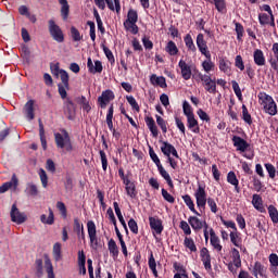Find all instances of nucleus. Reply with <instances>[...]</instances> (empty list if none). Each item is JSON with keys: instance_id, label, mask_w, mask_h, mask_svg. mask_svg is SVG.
I'll use <instances>...</instances> for the list:
<instances>
[{"instance_id": "obj_62", "label": "nucleus", "mask_w": 278, "mask_h": 278, "mask_svg": "<svg viewBox=\"0 0 278 278\" xmlns=\"http://www.w3.org/2000/svg\"><path fill=\"white\" fill-rule=\"evenodd\" d=\"M61 78V81L65 88H68V72L67 71H61V74L59 75Z\"/></svg>"}, {"instance_id": "obj_33", "label": "nucleus", "mask_w": 278, "mask_h": 278, "mask_svg": "<svg viewBox=\"0 0 278 278\" xmlns=\"http://www.w3.org/2000/svg\"><path fill=\"white\" fill-rule=\"evenodd\" d=\"M146 124L148 128L150 129L152 136L154 138H157L159 131H157V126L155 125V119L153 117H146Z\"/></svg>"}, {"instance_id": "obj_61", "label": "nucleus", "mask_w": 278, "mask_h": 278, "mask_svg": "<svg viewBox=\"0 0 278 278\" xmlns=\"http://www.w3.org/2000/svg\"><path fill=\"white\" fill-rule=\"evenodd\" d=\"M156 123H157L159 127H161L163 134H166V131H168V128L166 126V121H164V118H162V116L156 115Z\"/></svg>"}, {"instance_id": "obj_21", "label": "nucleus", "mask_w": 278, "mask_h": 278, "mask_svg": "<svg viewBox=\"0 0 278 278\" xmlns=\"http://www.w3.org/2000/svg\"><path fill=\"white\" fill-rule=\"evenodd\" d=\"M17 187H18V178H16V174H13L11 181L4 182L0 187V194L8 192V190H10L11 188H14V190H16Z\"/></svg>"}, {"instance_id": "obj_18", "label": "nucleus", "mask_w": 278, "mask_h": 278, "mask_svg": "<svg viewBox=\"0 0 278 278\" xmlns=\"http://www.w3.org/2000/svg\"><path fill=\"white\" fill-rule=\"evenodd\" d=\"M124 186L126 194L130 197V199H136V197H138V191H136V184L134 181L129 178H124Z\"/></svg>"}, {"instance_id": "obj_23", "label": "nucleus", "mask_w": 278, "mask_h": 278, "mask_svg": "<svg viewBox=\"0 0 278 278\" xmlns=\"http://www.w3.org/2000/svg\"><path fill=\"white\" fill-rule=\"evenodd\" d=\"M187 127L192 131V134H201V127H199V121L194 115L187 117Z\"/></svg>"}, {"instance_id": "obj_30", "label": "nucleus", "mask_w": 278, "mask_h": 278, "mask_svg": "<svg viewBox=\"0 0 278 278\" xmlns=\"http://www.w3.org/2000/svg\"><path fill=\"white\" fill-rule=\"evenodd\" d=\"M227 181L228 184H231V186H235V190L237 192H240V181L238 180V177L236 176L235 172H229L227 175Z\"/></svg>"}, {"instance_id": "obj_24", "label": "nucleus", "mask_w": 278, "mask_h": 278, "mask_svg": "<svg viewBox=\"0 0 278 278\" xmlns=\"http://www.w3.org/2000/svg\"><path fill=\"white\" fill-rule=\"evenodd\" d=\"M254 63L256 66H265L266 65V56H264V52L260 49H256L253 53Z\"/></svg>"}, {"instance_id": "obj_11", "label": "nucleus", "mask_w": 278, "mask_h": 278, "mask_svg": "<svg viewBox=\"0 0 278 278\" xmlns=\"http://www.w3.org/2000/svg\"><path fill=\"white\" fill-rule=\"evenodd\" d=\"M178 67L180 68V75L185 81H188L192 77V66L187 64L184 59H181L178 63Z\"/></svg>"}, {"instance_id": "obj_3", "label": "nucleus", "mask_w": 278, "mask_h": 278, "mask_svg": "<svg viewBox=\"0 0 278 278\" xmlns=\"http://www.w3.org/2000/svg\"><path fill=\"white\" fill-rule=\"evenodd\" d=\"M260 10L262 12L258 14L260 25H270V27H275V15L273 14V9H270V5L263 4L260 7Z\"/></svg>"}, {"instance_id": "obj_20", "label": "nucleus", "mask_w": 278, "mask_h": 278, "mask_svg": "<svg viewBox=\"0 0 278 278\" xmlns=\"http://www.w3.org/2000/svg\"><path fill=\"white\" fill-rule=\"evenodd\" d=\"M87 68L89 70V73H92L93 75H96V73H103V64L101 61H96L92 63L91 58H88Z\"/></svg>"}, {"instance_id": "obj_8", "label": "nucleus", "mask_w": 278, "mask_h": 278, "mask_svg": "<svg viewBox=\"0 0 278 278\" xmlns=\"http://www.w3.org/2000/svg\"><path fill=\"white\" fill-rule=\"evenodd\" d=\"M49 31L53 40L56 42H62L64 40V33H62V28H60L53 20L49 21Z\"/></svg>"}, {"instance_id": "obj_44", "label": "nucleus", "mask_w": 278, "mask_h": 278, "mask_svg": "<svg viewBox=\"0 0 278 278\" xmlns=\"http://www.w3.org/2000/svg\"><path fill=\"white\" fill-rule=\"evenodd\" d=\"M108 249L112 257H118V245H116V241H114V239H111L108 242Z\"/></svg>"}, {"instance_id": "obj_37", "label": "nucleus", "mask_w": 278, "mask_h": 278, "mask_svg": "<svg viewBox=\"0 0 278 278\" xmlns=\"http://www.w3.org/2000/svg\"><path fill=\"white\" fill-rule=\"evenodd\" d=\"M231 257L233 266H236V268H240L242 266V261L240 260V251H238V249H231Z\"/></svg>"}, {"instance_id": "obj_48", "label": "nucleus", "mask_w": 278, "mask_h": 278, "mask_svg": "<svg viewBox=\"0 0 278 278\" xmlns=\"http://www.w3.org/2000/svg\"><path fill=\"white\" fill-rule=\"evenodd\" d=\"M45 268L48 275V278H55V274L53 273V264H51V260H45Z\"/></svg>"}, {"instance_id": "obj_1", "label": "nucleus", "mask_w": 278, "mask_h": 278, "mask_svg": "<svg viewBox=\"0 0 278 278\" xmlns=\"http://www.w3.org/2000/svg\"><path fill=\"white\" fill-rule=\"evenodd\" d=\"M258 103L269 116H277V102L268 93L261 91L257 94Z\"/></svg>"}, {"instance_id": "obj_64", "label": "nucleus", "mask_w": 278, "mask_h": 278, "mask_svg": "<svg viewBox=\"0 0 278 278\" xmlns=\"http://www.w3.org/2000/svg\"><path fill=\"white\" fill-rule=\"evenodd\" d=\"M269 260V266H278V255L275 253H271L268 257Z\"/></svg>"}, {"instance_id": "obj_58", "label": "nucleus", "mask_w": 278, "mask_h": 278, "mask_svg": "<svg viewBox=\"0 0 278 278\" xmlns=\"http://www.w3.org/2000/svg\"><path fill=\"white\" fill-rule=\"evenodd\" d=\"M39 177H40V181L42 184L43 188H47L48 184H49V177L47 176V172H45V169H39Z\"/></svg>"}, {"instance_id": "obj_43", "label": "nucleus", "mask_w": 278, "mask_h": 278, "mask_svg": "<svg viewBox=\"0 0 278 278\" xmlns=\"http://www.w3.org/2000/svg\"><path fill=\"white\" fill-rule=\"evenodd\" d=\"M157 170H159L160 175L163 177V179H165V181H167L168 186L170 188H173V179L170 178V175L168 174V172H166V169H164V166L159 165Z\"/></svg>"}, {"instance_id": "obj_14", "label": "nucleus", "mask_w": 278, "mask_h": 278, "mask_svg": "<svg viewBox=\"0 0 278 278\" xmlns=\"http://www.w3.org/2000/svg\"><path fill=\"white\" fill-rule=\"evenodd\" d=\"M188 223L193 231H201L204 227L207 228V222L200 219L197 216H189Z\"/></svg>"}, {"instance_id": "obj_38", "label": "nucleus", "mask_w": 278, "mask_h": 278, "mask_svg": "<svg viewBox=\"0 0 278 278\" xmlns=\"http://www.w3.org/2000/svg\"><path fill=\"white\" fill-rule=\"evenodd\" d=\"M39 123V136H40V141L43 151H47V136L45 135V125L42 124V119L38 121Z\"/></svg>"}, {"instance_id": "obj_39", "label": "nucleus", "mask_w": 278, "mask_h": 278, "mask_svg": "<svg viewBox=\"0 0 278 278\" xmlns=\"http://www.w3.org/2000/svg\"><path fill=\"white\" fill-rule=\"evenodd\" d=\"M184 247L191 253H197V243H194V239H192V237H185Z\"/></svg>"}, {"instance_id": "obj_28", "label": "nucleus", "mask_w": 278, "mask_h": 278, "mask_svg": "<svg viewBox=\"0 0 278 278\" xmlns=\"http://www.w3.org/2000/svg\"><path fill=\"white\" fill-rule=\"evenodd\" d=\"M59 3L61 5V16L63 21H66V18H68V14L71 13V5H68V0H59Z\"/></svg>"}, {"instance_id": "obj_54", "label": "nucleus", "mask_w": 278, "mask_h": 278, "mask_svg": "<svg viewBox=\"0 0 278 278\" xmlns=\"http://www.w3.org/2000/svg\"><path fill=\"white\" fill-rule=\"evenodd\" d=\"M206 203L213 214L218 213V204L216 203V200H214V198H207Z\"/></svg>"}, {"instance_id": "obj_36", "label": "nucleus", "mask_w": 278, "mask_h": 278, "mask_svg": "<svg viewBox=\"0 0 278 278\" xmlns=\"http://www.w3.org/2000/svg\"><path fill=\"white\" fill-rule=\"evenodd\" d=\"M182 201L186 203L187 207H189L190 212H192L197 216H201V214L198 213L197 208L194 207V201H192V197H190L189 194L182 195Z\"/></svg>"}, {"instance_id": "obj_7", "label": "nucleus", "mask_w": 278, "mask_h": 278, "mask_svg": "<svg viewBox=\"0 0 278 278\" xmlns=\"http://www.w3.org/2000/svg\"><path fill=\"white\" fill-rule=\"evenodd\" d=\"M199 77L203 83L206 92H210V94H216V78L212 79V76L207 74H200Z\"/></svg>"}, {"instance_id": "obj_19", "label": "nucleus", "mask_w": 278, "mask_h": 278, "mask_svg": "<svg viewBox=\"0 0 278 278\" xmlns=\"http://www.w3.org/2000/svg\"><path fill=\"white\" fill-rule=\"evenodd\" d=\"M233 147H236L237 151H241V153H244L247 149H249V142L247 140L242 139V137L233 136L232 137Z\"/></svg>"}, {"instance_id": "obj_53", "label": "nucleus", "mask_w": 278, "mask_h": 278, "mask_svg": "<svg viewBox=\"0 0 278 278\" xmlns=\"http://www.w3.org/2000/svg\"><path fill=\"white\" fill-rule=\"evenodd\" d=\"M149 155L152 162H154V164L156 165V167L162 166V162L160 161V157L157 156V154L155 153V150H153L152 147L149 148Z\"/></svg>"}, {"instance_id": "obj_15", "label": "nucleus", "mask_w": 278, "mask_h": 278, "mask_svg": "<svg viewBox=\"0 0 278 278\" xmlns=\"http://www.w3.org/2000/svg\"><path fill=\"white\" fill-rule=\"evenodd\" d=\"M200 257L204 265L205 270H212V255H210V250H207V248L201 249Z\"/></svg>"}, {"instance_id": "obj_27", "label": "nucleus", "mask_w": 278, "mask_h": 278, "mask_svg": "<svg viewBox=\"0 0 278 278\" xmlns=\"http://www.w3.org/2000/svg\"><path fill=\"white\" fill-rule=\"evenodd\" d=\"M24 114L28 121H34L35 114H34V100H29L25 105H24Z\"/></svg>"}, {"instance_id": "obj_13", "label": "nucleus", "mask_w": 278, "mask_h": 278, "mask_svg": "<svg viewBox=\"0 0 278 278\" xmlns=\"http://www.w3.org/2000/svg\"><path fill=\"white\" fill-rule=\"evenodd\" d=\"M149 223L153 236H161L162 231H164V225H162V219H160L159 217H149Z\"/></svg>"}, {"instance_id": "obj_60", "label": "nucleus", "mask_w": 278, "mask_h": 278, "mask_svg": "<svg viewBox=\"0 0 278 278\" xmlns=\"http://www.w3.org/2000/svg\"><path fill=\"white\" fill-rule=\"evenodd\" d=\"M254 273L256 275H261V277H263L264 273H266V268L264 267V265H262V263L256 262L254 264Z\"/></svg>"}, {"instance_id": "obj_52", "label": "nucleus", "mask_w": 278, "mask_h": 278, "mask_svg": "<svg viewBox=\"0 0 278 278\" xmlns=\"http://www.w3.org/2000/svg\"><path fill=\"white\" fill-rule=\"evenodd\" d=\"M182 111L187 118H189L190 116H194V111H192V106L190 105V103H188V101H185L182 103Z\"/></svg>"}, {"instance_id": "obj_56", "label": "nucleus", "mask_w": 278, "mask_h": 278, "mask_svg": "<svg viewBox=\"0 0 278 278\" xmlns=\"http://www.w3.org/2000/svg\"><path fill=\"white\" fill-rule=\"evenodd\" d=\"M71 36L74 42H79V40H81V34L75 26L71 27Z\"/></svg>"}, {"instance_id": "obj_9", "label": "nucleus", "mask_w": 278, "mask_h": 278, "mask_svg": "<svg viewBox=\"0 0 278 278\" xmlns=\"http://www.w3.org/2000/svg\"><path fill=\"white\" fill-rule=\"evenodd\" d=\"M197 47L200 53H202L206 60L212 58V53H210V50L207 49V41H205V36L201 33L197 36Z\"/></svg>"}, {"instance_id": "obj_55", "label": "nucleus", "mask_w": 278, "mask_h": 278, "mask_svg": "<svg viewBox=\"0 0 278 278\" xmlns=\"http://www.w3.org/2000/svg\"><path fill=\"white\" fill-rule=\"evenodd\" d=\"M126 101L129 103L132 110H135L136 112H140V105H138V102L136 101V98H134V96H127Z\"/></svg>"}, {"instance_id": "obj_59", "label": "nucleus", "mask_w": 278, "mask_h": 278, "mask_svg": "<svg viewBox=\"0 0 278 278\" xmlns=\"http://www.w3.org/2000/svg\"><path fill=\"white\" fill-rule=\"evenodd\" d=\"M99 153H100L102 168L105 173V170H108V155L105 154V151H103V150H100Z\"/></svg>"}, {"instance_id": "obj_50", "label": "nucleus", "mask_w": 278, "mask_h": 278, "mask_svg": "<svg viewBox=\"0 0 278 278\" xmlns=\"http://www.w3.org/2000/svg\"><path fill=\"white\" fill-rule=\"evenodd\" d=\"M242 119L248 125L253 124V118L251 117V114L249 113V109H247V105H244V104L242 105Z\"/></svg>"}, {"instance_id": "obj_34", "label": "nucleus", "mask_w": 278, "mask_h": 278, "mask_svg": "<svg viewBox=\"0 0 278 278\" xmlns=\"http://www.w3.org/2000/svg\"><path fill=\"white\" fill-rule=\"evenodd\" d=\"M106 5L111 12H116V14H121V0H104Z\"/></svg>"}, {"instance_id": "obj_40", "label": "nucleus", "mask_w": 278, "mask_h": 278, "mask_svg": "<svg viewBox=\"0 0 278 278\" xmlns=\"http://www.w3.org/2000/svg\"><path fill=\"white\" fill-rule=\"evenodd\" d=\"M219 71H222V73H225L226 75H230L231 74V62H229L225 59H220L219 60Z\"/></svg>"}, {"instance_id": "obj_26", "label": "nucleus", "mask_w": 278, "mask_h": 278, "mask_svg": "<svg viewBox=\"0 0 278 278\" xmlns=\"http://www.w3.org/2000/svg\"><path fill=\"white\" fill-rule=\"evenodd\" d=\"M208 3H213L215 5V10L220 14H225L227 12V1L226 0H207Z\"/></svg>"}, {"instance_id": "obj_12", "label": "nucleus", "mask_w": 278, "mask_h": 278, "mask_svg": "<svg viewBox=\"0 0 278 278\" xmlns=\"http://www.w3.org/2000/svg\"><path fill=\"white\" fill-rule=\"evenodd\" d=\"M11 220L17 225H23V223L27 220V215H25V213H21L16 207V204H13L11 208Z\"/></svg>"}, {"instance_id": "obj_29", "label": "nucleus", "mask_w": 278, "mask_h": 278, "mask_svg": "<svg viewBox=\"0 0 278 278\" xmlns=\"http://www.w3.org/2000/svg\"><path fill=\"white\" fill-rule=\"evenodd\" d=\"M252 205L258 212H264V201L262 200V195L255 193L252 197Z\"/></svg>"}, {"instance_id": "obj_6", "label": "nucleus", "mask_w": 278, "mask_h": 278, "mask_svg": "<svg viewBox=\"0 0 278 278\" xmlns=\"http://www.w3.org/2000/svg\"><path fill=\"white\" fill-rule=\"evenodd\" d=\"M87 230L91 249H99V238L97 237V225H94V222L89 220L87 223Z\"/></svg>"}, {"instance_id": "obj_57", "label": "nucleus", "mask_w": 278, "mask_h": 278, "mask_svg": "<svg viewBox=\"0 0 278 278\" xmlns=\"http://www.w3.org/2000/svg\"><path fill=\"white\" fill-rule=\"evenodd\" d=\"M265 168L269 175V178L275 179V177L277 175V169H275V165L267 163V164H265Z\"/></svg>"}, {"instance_id": "obj_46", "label": "nucleus", "mask_w": 278, "mask_h": 278, "mask_svg": "<svg viewBox=\"0 0 278 278\" xmlns=\"http://www.w3.org/2000/svg\"><path fill=\"white\" fill-rule=\"evenodd\" d=\"M267 210H268L269 218H271V222L274 223V225H277L278 223L277 207H275V205H269Z\"/></svg>"}, {"instance_id": "obj_42", "label": "nucleus", "mask_w": 278, "mask_h": 278, "mask_svg": "<svg viewBox=\"0 0 278 278\" xmlns=\"http://www.w3.org/2000/svg\"><path fill=\"white\" fill-rule=\"evenodd\" d=\"M165 51L168 55H177V53H179V48H177V43H175V41H168L165 46Z\"/></svg>"}, {"instance_id": "obj_51", "label": "nucleus", "mask_w": 278, "mask_h": 278, "mask_svg": "<svg viewBox=\"0 0 278 278\" xmlns=\"http://www.w3.org/2000/svg\"><path fill=\"white\" fill-rule=\"evenodd\" d=\"M53 257L55 262H60V260H62V244L55 243L53 245Z\"/></svg>"}, {"instance_id": "obj_32", "label": "nucleus", "mask_w": 278, "mask_h": 278, "mask_svg": "<svg viewBox=\"0 0 278 278\" xmlns=\"http://www.w3.org/2000/svg\"><path fill=\"white\" fill-rule=\"evenodd\" d=\"M271 51L275 58L269 60V64L271 68H274V71H278V43L277 42L273 45Z\"/></svg>"}, {"instance_id": "obj_5", "label": "nucleus", "mask_w": 278, "mask_h": 278, "mask_svg": "<svg viewBox=\"0 0 278 278\" xmlns=\"http://www.w3.org/2000/svg\"><path fill=\"white\" fill-rule=\"evenodd\" d=\"M194 198L197 202V207H199V210H205V205H207V192L205 191L204 186H198L194 191Z\"/></svg>"}, {"instance_id": "obj_41", "label": "nucleus", "mask_w": 278, "mask_h": 278, "mask_svg": "<svg viewBox=\"0 0 278 278\" xmlns=\"http://www.w3.org/2000/svg\"><path fill=\"white\" fill-rule=\"evenodd\" d=\"M148 266L152 271V275L157 278V263L155 262V256H153V252L150 253V257L148 261Z\"/></svg>"}, {"instance_id": "obj_16", "label": "nucleus", "mask_w": 278, "mask_h": 278, "mask_svg": "<svg viewBox=\"0 0 278 278\" xmlns=\"http://www.w3.org/2000/svg\"><path fill=\"white\" fill-rule=\"evenodd\" d=\"M161 151L163 154H165L166 157H170V154L174 155V157L179 159V153H177V149L167 141H162Z\"/></svg>"}, {"instance_id": "obj_17", "label": "nucleus", "mask_w": 278, "mask_h": 278, "mask_svg": "<svg viewBox=\"0 0 278 278\" xmlns=\"http://www.w3.org/2000/svg\"><path fill=\"white\" fill-rule=\"evenodd\" d=\"M208 233H210L211 247H213L214 251H216L217 253H220V251H223V245L220 244V238L216 236L214 228H211L208 230Z\"/></svg>"}, {"instance_id": "obj_49", "label": "nucleus", "mask_w": 278, "mask_h": 278, "mask_svg": "<svg viewBox=\"0 0 278 278\" xmlns=\"http://www.w3.org/2000/svg\"><path fill=\"white\" fill-rule=\"evenodd\" d=\"M179 227L186 237L192 235V228H190V223H188L186 220H181L179 224Z\"/></svg>"}, {"instance_id": "obj_35", "label": "nucleus", "mask_w": 278, "mask_h": 278, "mask_svg": "<svg viewBox=\"0 0 278 278\" xmlns=\"http://www.w3.org/2000/svg\"><path fill=\"white\" fill-rule=\"evenodd\" d=\"M184 41L188 51H191V53H197V46H194V40L192 39L191 34H187L184 38Z\"/></svg>"}, {"instance_id": "obj_22", "label": "nucleus", "mask_w": 278, "mask_h": 278, "mask_svg": "<svg viewBox=\"0 0 278 278\" xmlns=\"http://www.w3.org/2000/svg\"><path fill=\"white\" fill-rule=\"evenodd\" d=\"M229 236L231 244L237 247V249H242V233L238 230H231Z\"/></svg>"}, {"instance_id": "obj_25", "label": "nucleus", "mask_w": 278, "mask_h": 278, "mask_svg": "<svg viewBox=\"0 0 278 278\" xmlns=\"http://www.w3.org/2000/svg\"><path fill=\"white\" fill-rule=\"evenodd\" d=\"M150 83L152 86H159L160 88H166V78L163 76H157L155 74H152L150 77Z\"/></svg>"}, {"instance_id": "obj_63", "label": "nucleus", "mask_w": 278, "mask_h": 278, "mask_svg": "<svg viewBox=\"0 0 278 278\" xmlns=\"http://www.w3.org/2000/svg\"><path fill=\"white\" fill-rule=\"evenodd\" d=\"M235 66L239 68V71H244V61L242 60V55L236 56Z\"/></svg>"}, {"instance_id": "obj_47", "label": "nucleus", "mask_w": 278, "mask_h": 278, "mask_svg": "<svg viewBox=\"0 0 278 278\" xmlns=\"http://www.w3.org/2000/svg\"><path fill=\"white\" fill-rule=\"evenodd\" d=\"M41 223H43V225H53L54 223V216H53V210L49 208V216L47 217V215H41L40 217Z\"/></svg>"}, {"instance_id": "obj_10", "label": "nucleus", "mask_w": 278, "mask_h": 278, "mask_svg": "<svg viewBox=\"0 0 278 278\" xmlns=\"http://www.w3.org/2000/svg\"><path fill=\"white\" fill-rule=\"evenodd\" d=\"M116 99V96H114V91L108 89L102 91V94L98 98V105L102 109L105 110L108 108V103L110 101H114Z\"/></svg>"}, {"instance_id": "obj_45", "label": "nucleus", "mask_w": 278, "mask_h": 278, "mask_svg": "<svg viewBox=\"0 0 278 278\" xmlns=\"http://www.w3.org/2000/svg\"><path fill=\"white\" fill-rule=\"evenodd\" d=\"M202 68L206 73H212V71H214V68H216V64H214V62H212V56L202 62Z\"/></svg>"}, {"instance_id": "obj_31", "label": "nucleus", "mask_w": 278, "mask_h": 278, "mask_svg": "<svg viewBox=\"0 0 278 278\" xmlns=\"http://www.w3.org/2000/svg\"><path fill=\"white\" fill-rule=\"evenodd\" d=\"M114 104H111L106 114V125L110 131H114Z\"/></svg>"}, {"instance_id": "obj_2", "label": "nucleus", "mask_w": 278, "mask_h": 278, "mask_svg": "<svg viewBox=\"0 0 278 278\" xmlns=\"http://www.w3.org/2000/svg\"><path fill=\"white\" fill-rule=\"evenodd\" d=\"M54 141L58 149H62L67 153H71V151H73V142L71 141V136L66 130L54 134Z\"/></svg>"}, {"instance_id": "obj_4", "label": "nucleus", "mask_w": 278, "mask_h": 278, "mask_svg": "<svg viewBox=\"0 0 278 278\" xmlns=\"http://www.w3.org/2000/svg\"><path fill=\"white\" fill-rule=\"evenodd\" d=\"M136 23H138V11H136L135 9H129L127 13V18L124 22V28L126 29V31H129L130 34H134L136 36L139 30Z\"/></svg>"}]
</instances>
